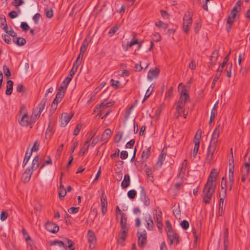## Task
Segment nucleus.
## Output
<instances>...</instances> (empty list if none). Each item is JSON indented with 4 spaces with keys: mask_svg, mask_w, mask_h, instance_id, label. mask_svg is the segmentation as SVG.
Wrapping results in <instances>:
<instances>
[{
    "mask_svg": "<svg viewBox=\"0 0 250 250\" xmlns=\"http://www.w3.org/2000/svg\"><path fill=\"white\" fill-rule=\"evenodd\" d=\"M193 14L192 12L188 10L185 14L183 17V30L186 33H188L192 22Z\"/></svg>",
    "mask_w": 250,
    "mask_h": 250,
    "instance_id": "3",
    "label": "nucleus"
},
{
    "mask_svg": "<svg viewBox=\"0 0 250 250\" xmlns=\"http://www.w3.org/2000/svg\"><path fill=\"white\" fill-rule=\"evenodd\" d=\"M17 92L21 93L22 96H26L27 90L24 85L20 84L17 86Z\"/></svg>",
    "mask_w": 250,
    "mask_h": 250,
    "instance_id": "27",
    "label": "nucleus"
},
{
    "mask_svg": "<svg viewBox=\"0 0 250 250\" xmlns=\"http://www.w3.org/2000/svg\"><path fill=\"white\" fill-rule=\"evenodd\" d=\"M19 114V119H23L30 117L28 115L27 107L25 105L23 104H21Z\"/></svg>",
    "mask_w": 250,
    "mask_h": 250,
    "instance_id": "12",
    "label": "nucleus"
},
{
    "mask_svg": "<svg viewBox=\"0 0 250 250\" xmlns=\"http://www.w3.org/2000/svg\"><path fill=\"white\" fill-rule=\"evenodd\" d=\"M40 160V158L39 155H37L34 157L32 161V166L30 168L32 171H35L38 168L39 166Z\"/></svg>",
    "mask_w": 250,
    "mask_h": 250,
    "instance_id": "21",
    "label": "nucleus"
},
{
    "mask_svg": "<svg viewBox=\"0 0 250 250\" xmlns=\"http://www.w3.org/2000/svg\"><path fill=\"white\" fill-rule=\"evenodd\" d=\"M79 207H71L68 209V212L71 214L76 213L79 211Z\"/></svg>",
    "mask_w": 250,
    "mask_h": 250,
    "instance_id": "58",
    "label": "nucleus"
},
{
    "mask_svg": "<svg viewBox=\"0 0 250 250\" xmlns=\"http://www.w3.org/2000/svg\"><path fill=\"white\" fill-rule=\"evenodd\" d=\"M8 216V213L6 211H2L0 214V219L1 221H4Z\"/></svg>",
    "mask_w": 250,
    "mask_h": 250,
    "instance_id": "62",
    "label": "nucleus"
},
{
    "mask_svg": "<svg viewBox=\"0 0 250 250\" xmlns=\"http://www.w3.org/2000/svg\"><path fill=\"white\" fill-rule=\"evenodd\" d=\"M160 70L158 68L150 69L148 74L147 79L152 80L153 78H157L159 74Z\"/></svg>",
    "mask_w": 250,
    "mask_h": 250,
    "instance_id": "17",
    "label": "nucleus"
},
{
    "mask_svg": "<svg viewBox=\"0 0 250 250\" xmlns=\"http://www.w3.org/2000/svg\"><path fill=\"white\" fill-rule=\"evenodd\" d=\"M64 94L63 92H58L55 98L54 99V101L60 103L64 97Z\"/></svg>",
    "mask_w": 250,
    "mask_h": 250,
    "instance_id": "39",
    "label": "nucleus"
},
{
    "mask_svg": "<svg viewBox=\"0 0 250 250\" xmlns=\"http://www.w3.org/2000/svg\"><path fill=\"white\" fill-rule=\"evenodd\" d=\"M22 235H23L25 241L26 242V243L27 244L31 245V244L29 243V241H31V237L28 234L27 231H26V230L24 229H22Z\"/></svg>",
    "mask_w": 250,
    "mask_h": 250,
    "instance_id": "35",
    "label": "nucleus"
},
{
    "mask_svg": "<svg viewBox=\"0 0 250 250\" xmlns=\"http://www.w3.org/2000/svg\"><path fill=\"white\" fill-rule=\"evenodd\" d=\"M146 222V227L148 230H153L154 229V224L150 215L148 214L147 217L145 218Z\"/></svg>",
    "mask_w": 250,
    "mask_h": 250,
    "instance_id": "15",
    "label": "nucleus"
},
{
    "mask_svg": "<svg viewBox=\"0 0 250 250\" xmlns=\"http://www.w3.org/2000/svg\"><path fill=\"white\" fill-rule=\"evenodd\" d=\"M88 45V42L87 38H85L82 44L81 47V48H80V52L81 53V54L84 53Z\"/></svg>",
    "mask_w": 250,
    "mask_h": 250,
    "instance_id": "33",
    "label": "nucleus"
},
{
    "mask_svg": "<svg viewBox=\"0 0 250 250\" xmlns=\"http://www.w3.org/2000/svg\"><path fill=\"white\" fill-rule=\"evenodd\" d=\"M55 245H58L59 247H63L65 250H66L67 246L64 245V243L62 241L59 240H53L50 242V246H54Z\"/></svg>",
    "mask_w": 250,
    "mask_h": 250,
    "instance_id": "32",
    "label": "nucleus"
},
{
    "mask_svg": "<svg viewBox=\"0 0 250 250\" xmlns=\"http://www.w3.org/2000/svg\"><path fill=\"white\" fill-rule=\"evenodd\" d=\"M58 103H57V102H55L54 100H53L51 105V112L54 113L55 112V110L57 109V104Z\"/></svg>",
    "mask_w": 250,
    "mask_h": 250,
    "instance_id": "61",
    "label": "nucleus"
},
{
    "mask_svg": "<svg viewBox=\"0 0 250 250\" xmlns=\"http://www.w3.org/2000/svg\"><path fill=\"white\" fill-rule=\"evenodd\" d=\"M127 222V217L125 213H122L121 219L120 221L121 227L122 229H128L126 225Z\"/></svg>",
    "mask_w": 250,
    "mask_h": 250,
    "instance_id": "28",
    "label": "nucleus"
},
{
    "mask_svg": "<svg viewBox=\"0 0 250 250\" xmlns=\"http://www.w3.org/2000/svg\"><path fill=\"white\" fill-rule=\"evenodd\" d=\"M78 67H79V65H78V64H75L73 63V67H72L70 72H69L68 76H69L70 77H71L73 78L74 75H75V74L76 73V72H77V71L78 70Z\"/></svg>",
    "mask_w": 250,
    "mask_h": 250,
    "instance_id": "40",
    "label": "nucleus"
},
{
    "mask_svg": "<svg viewBox=\"0 0 250 250\" xmlns=\"http://www.w3.org/2000/svg\"><path fill=\"white\" fill-rule=\"evenodd\" d=\"M114 102H106V100H104L103 103L99 104V108H105L106 107H110L114 104Z\"/></svg>",
    "mask_w": 250,
    "mask_h": 250,
    "instance_id": "37",
    "label": "nucleus"
},
{
    "mask_svg": "<svg viewBox=\"0 0 250 250\" xmlns=\"http://www.w3.org/2000/svg\"><path fill=\"white\" fill-rule=\"evenodd\" d=\"M13 82L11 80H8L7 82V88L5 91V93L7 95L11 94L13 91Z\"/></svg>",
    "mask_w": 250,
    "mask_h": 250,
    "instance_id": "26",
    "label": "nucleus"
},
{
    "mask_svg": "<svg viewBox=\"0 0 250 250\" xmlns=\"http://www.w3.org/2000/svg\"><path fill=\"white\" fill-rule=\"evenodd\" d=\"M67 191L65 188L59 189V196L61 200L63 198L66 194Z\"/></svg>",
    "mask_w": 250,
    "mask_h": 250,
    "instance_id": "46",
    "label": "nucleus"
},
{
    "mask_svg": "<svg viewBox=\"0 0 250 250\" xmlns=\"http://www.w3.org/2000/svg\"><path fill=\"white\" fill-rule=\"evenodd\" d=\"M151 146L147 147L146 150L143 151L141 158L142 159L146 161L149 157L150 154Z\"/></svg>",
    "mask_w": 250,
    "mask_h": 250,
    "instance_id": "25",
    "label": "nucleus"
},
{
    "mask_svg": "<svg viewBox=\"0 0 250 250\" xmlns=\"http://www.w3.org/2000/svg\"><path fill=\"white\" fill-rule=\"evenodd\" d=\"M32 155V152H30L29 153L27 151L26 152L24 159L23 160V167H24L25 165L27 164L28 161H29L31 156Z\"/></svg>",
    "mask_w": 250,
    "mask_h": 250,
    "instance_id": "48",
    "label": "nucleus"
},
{
    "mask_svg": "<svg viewBox=\"0 0 250 250\" xmlns=\"http://www.w3.org/2000/svg\"><path fill=\"white\" fill-rule=\"evenodd\" d=\"M130 183V176L128 174H125L124 176V180L121 183V187L123 188L128 187Z\"/></svg>",
    "mask_w": 250,
    "mask_h": 250,
    "instance_id": "22",
    "label": "nucleus"
},
{
    "mask_svg": "<svg viewBox=\"0 0 250 250\" xmlns=\"http://www.w3.org/2000/svg\"><path fill=\"white\" fill-rule=\"evenodd\" d=\"M135 141L134 139H131L128 142H127L125 145V147L126 148H132L134 144H135Z\"/></svg>",
    "mask_w": 250,
    "mask_h": 250,
    "instance_id": "64",
    "label": "nucleus"
},
{
    "mask_svg": "<svg viewBox=\"0 0 250 250\" xmlns=\"http://www.w3.org/2000/svg\"><path fill=\"white\" fill-rule=\"evenodd\" d=\"M87 237L89 248L93 249L95 247L97 242L96 237L94 232L91 230H88L87 234Z\"/></svg>",
    "mask_w": 250,
    "mask_h": 250,
    "instance_id": "4",
    "label": "nucleus"
},
{
    "mask_svg": "<svg viewBox=\"0 0 250 250\" xmlns=\"http://www.w3.org/2000/svg\"><path fill=\"white\" fill-rule=\"evenodd\" d=\"M121 83L118 81H116L113 79L110 80V85L114 87L115 89H118L120 87Z\"/></svg>",
    "mask_w": 250,
    "mask_h": 250,
    "instance_id": "41",
    "label": "nucleus"
},
{
    "mask_svg": "<svg viewBox=\"0 0 250 250\" xmlns=\"http://www.w3.org/2000/svg\"><path fill=\"white\" fill-rule=\"evenodd\" d=\"M19 124L22 127L30 126V128H32L34 125L30 117L23 119H19Z\"/></svg>",
    "mask_w": 250,
    "mask_h": 250,
    "instance_id": "9",
    "label": "nucleus"
},
{
    "mask_svg": "<svg viewBox=\"0 0 250 250\" xmlns=\"http://www.w3.org/2000/svg\"><path fill=\"white\" fill-rule=\"evenodd\" d=\"M3 71L7 79H9L11 75L9 68L4 65L3 67Z\"/></svg>",
    "mask_w": 250,
    "mask_h": 250,
    "instance_id": "42",
    "label": "nucleus"
},
{
    "mask_svg": "<svg viewBox=\"0 0 250 250\" xmlns=\"http://www.w3.org/2000/svg\"><path fill=\"white\" fill-rule=\"evenodd\" d=\"M39 149V144L38 141H36L34 144V146H33L32 148H31V150L30 152L33 151H37Z\"/></svg>",
    "mask_w": 250,
    "mask_h": 250,
    "instance_id": "63",
    "label": "nucleus"
},
{
    "mask_svg": "<svg viewBox=\"0 0 250 250\" xmlns=\"http://www.w3.org/2000/svg\"><path fill=\"white\" fill-rule=\"evenodd\" d=\"M101 202L102 205V213L103 215H104L107 212V202L106 200V197L104 195V193L103 192L102 194V196L101 198Z\"/></svg>",
    "mask_w": 250,
    "mask_h": 250,
    "instance_id": "13",
    "label": "nucleus"
},
{
    "mask_svg": "<svg viewBox=\"0 0 250 250\" xmlns=\"http://www.w3.org/2000/svg\"><path fill=\"white\" fill-rule=\"evenodd\" d=\"M166 155V154L164 153V150H163L158 157V161L156 164V165L159 167H161L163 165V162L165 160Z\"/></svg>",
    "mask_w": 250,
    "mask_h": 250,
    "instance_id": "30",
    "label": "nucleus"
},
{
    "mask_svg": "<svg viewBox=\"0 0 250 250\" xmlns=\"http://www.w3.org/2000/svg\"><path fill=\"white\" fill-rule=\"evenodd\" d=\"M0 21H1L0 28L1 29H6L7 28V24L5 17L3 15H0Z\"/></svg>",
    "mask_w": 250,
    "mask_h": 250,
    "instance_id": "34",
    "label": "nucleus"
},
{
    "mask_svg": "<svg viewBox=\"0 0 250 250\" xmlns=\"http://www.w3.org/2000/svg\"><path fill=\"white\" fill-rule=\"evenodd\" d=\"M8 35H10L12 37H13V41L14 43H16V41H15V33L14 32V30H13L11 26H8L7 28L6 29H2Z\"/></svg>",
    "mask_w": 250,
    "mask_h": 250,
    "instance_id": "24",
    "label": "nucleus"
},
{
    "mask_svg": "<svg viewBox=\"0 0 250 250\" xmlns=\"http://www.w3.org/2000/svg\"><path fill=\"white\" fill-rule=\"evenodd\" d=\"M194 146L193 150V157H196L200 146V143H194Z\"/></svg>",
    "mask_w": 250,
    "mask_h": 250,
    "instance_id": "50",
    "label": "nucleus"
},
{
    "mask_svg": "<svg viewBox=\"0 0 250 250\" xmlns=\"http://www.w3.org/2000/svg\"><path fill=\"white\" fill-rule=\"evenodd\" d=\"M112 133V131L110 129H106L102 135L101 140L103 141H105L104 143L108 142L109 138H110Z\"/></svg>",
    "mask_w": 250,
    "mask_h": 250,
    "instance_id": "20",
    "label": "nucleus"
},
{
    "mask_svg": "<svg viewBox=\"0 0 250 250\" xmlns=\"http://www.w3.org/2000/svg\"><path fill=\"white\" fill-rule=\"evenodd\" d=\"M220 125H218L215 128L211 136L209 145L208 148L206 161L208 163H210L213 159L214 151L216 148V146L218 142V138L220 135Z\"/></svg>",
    "mask_w": 250,
    "mask_h": 250,
    "instance_id": "1",
    "label": "nucleus"
},
{
    "mask_svg": "<svg viewBox=\"0 0 250 250\" xmlns=\"http://www.w3.org/2000/svg\"><path fill=\"white\" fill-rule=\"evenodd\" d=\"M181 227L185 230L187 229L189 227V223L187 220H183L180 223Z\"/></svg>",
    "mask_w": 250,
    "mask_h": 250,
    "instance_id": "54",
    "label": "nucleus"
},
{
    "mask_svg": "<svg viewBox=\"0 0 250 250\" xmlns=\"http://www.w3.org/2000/svg\"><path fill=\"white\" fill-rule=\"evenodd\" d=\"M88 147H89L88 144H87V145H86V146H85V145H84V146L80 150V152H79V155H81V156H83L84 155V154L85 153V152L88 150Z\"/></svg>",
    "mask_w": 250,
    "mask_h": 250,
    "instance_id": "59",
    "label": "nucleus"
},
{
    "mask_svg": "<svg viewBox=\"0 0 250 250\" xmlns=\"http://www.w3.org/2000/svg\"><path fill=\"white\" fill-rule=\"evenodd\" d=\"M216 185L206 183L203 190V198L204 202L207 204L210 202L212 195L214 192Z\"/></svg>",
    "mask_w": 250,
    "mask_h": 250,
    "instance_id": "2",
    "label": "nucleus"
},
{
    "mask_svg": "<svg viewBox=\"0 0 250 250\" xmlns=\"http://www.w3.org/2000/svg\"><path fill=\"white\" fill-rule=\"evenodd\" d=\"M218 104V101H217L216 103L214 104V106L213 107L211 110L210 116L212 117H216L217 114V107Z\"/></svg>",
    "mask_w": 250,
    "mask_h": 250,
    "instance_id": "53",
    "label": "nucleus"
},
{
    "mask_svg": "<svg viewBox=\"0 0 250 250\" xmlns=\"http://www.w3.org/2000/svg\"><path fill=\"white\" fill-rule=\"evenodd\" d=\"M123 133L122 131H119L117 132L115 136L114 141L116 143H118L120 142L122 138Z\"/></svg>",
    "mask_w": 250,
    "mask_h": 250,
    "instance_id": "45",
    "label": "nucleus"
},
{
    "mask_svg": "<svg viewBox=\"0 0 250 250\" xmlns=\"http://www.w3.org/2000/svg\"><path fill=\"white\" fill-rule=\"evenodd\" d=\"M202 131L201 130H198L194 137V143H199L201 137Z\"/></svg>",
    "mask_w": 250,
    "mask_h": 250,
    "instance_id": "49",
    "label": "nucleus"
},
{
    "mask_svg": "<svg viewBox=\"0 0 250 250\" xmlns=\"http://www.w3.org/2000/svg\"><path fill=\"white\" fill-rule=\"evenodd\" d=\"M21 27L24 32L28 31L30 28L29 26L26 22H22L21 24Z\"/></svg>",
    "mask_w": 250,
    "mask_h": 250,
    "instance_id": "56",
    "label": "nucleus"
},
{
    "mask_svg": "<svg viewBox=\"0 0 250 250\" xmlns=\"http://www.w3.org/2000/svg\"><path fill=\"white\" fill-rule=\"evenodd\" d=\"M32 173L33 171L31 170L30 167H29L27 168L21 176V180L24 183H26L29 181L30 179Z\"/></svg>",
    "mask_w": 250,
    "mask_h": 250,
    "instance_id": "14",
    "label": "nucleus"
},
{
    "mask_svg": "<svg viewBox=\"0 0 250 250\" xmlns=\"http://www.w3.org/2000/svg\"><path fill=\"white\" fill-rule=\"evenodd\" d=\"M26 42V40L21 37H17V45L22 46Z\"/></svg>",
    "mask_w": 250,
    "mask_h": 250,
    "instance_id": "43",
    "label": "nucleus"
},
{
    "mask_svg": "<svg viewBox=\"0 0 250 250\" xmlns=\"http://www.w3.org/2000/svg\"><path fill=\"white\" fill-rule=\"evenodd\" d=\"M178 102L183 103L184 105L187 102H190L189 96L187 93V89L185 88H184L182 90L180 99Z\"/></svg>",
    "mask_w": 250,
    "mask_h": 250,
    "instance_id": "10",
    "label": "nucleus"
},
{
    "mask_svg": "<svg viewBox=\"0 0 250 250\" xmlns=\"http://www.w3.org/2000/svg\"><path fill=\"white\" fill-rule=\"evenodd\" d=\"M155 25L158 27L162 28L163 29H166L167 27V25L162 21H159L157 22H156Z\"/></svg>",
    "mask_w": 250,
    "mask_h": 250,
    "instance_id": "57",
    "label": "nucleus"
},
{
    "mask_svg": "<svg viewBox=\"0 0 250 250\" xmlns=\"http://www.w3.org/2000/svg\"><path fill=\"white\" fill-rule=\"evenodd\" d=\"M136 195V191L134 189L130 190L127 192V196L131 199H134Z\"/></svg>",
    "mask_w": 250,
    "mask_h": 250,
    "instance_id": "51",
    "label": "nucleus"
},
{
    "mask_svg": "<svg viewBox=\"0 0 250 250\" xmlns=\"http://www.w3.org/2000/svg\"><path fill=\"white\" fill-rule=\"evenodd\" d=\"M128 229H123V230L120 232L119 234V239L118 240L119 244L124 245V242L127 236Z\"/></svg>",
    "mask_w": 250,
    "mask_h": 250,
    "instance_id": "18",
    "label": "nucleus"
},
{
    "mask_svg": "<svg viewBox=\"0 0 250 250\" xmlns=\"http://www.w3.org/2000/svg\"><path fill=\"white\" fill-rule=\"evenodd\" d=\"M217 175V169L213 168L211 170L208 178L207 183L216 185V180Z\"/></svg>",
    "mask_w": 250,
    "mask_h": 250,
    "instance_id": "11",
    "label": "nucleus"
},
{
    "mask_svg": "<svg viewBox=\"0 0 250 250\" xmlns=\"http://www.w3.org/2000/svg\"><path fill=\"white\" fill-rule=\"evenodd\" d=\"M72 116H69L67 113H62L61 118V124L62 126H65L71 120Z\"/></svg>",
    "mask_w": 250,
    "mask_h": 250,
    "instance_id": "16",
    "label": "nucleus"
},
{
    "mask_svg": "<svg viewBox=\"0 0 250 250\" xmlns=\"http://www.w3.org/2000/svg\"><path fill=\"white\" fill-rule=\"evenodd\" d=\"M167 236L169 240V244L170 245L173 244L177 245L179 243V235L176 232H169Z\"/></svg>",
    "mask_w": 250,
    "mask_h": 250,
    "instance_id": "6",
    "label": "nucleus"
},
{
    "mask_svg": "<svg viewBox=\"0 0 250 250\" xmlns=\"http://www.w3.org/2000/svg\"><path fill=\"white\" fill-rule=\"evenodd\" d=\"M241 4L242 1L241 0H238L235 4V6L232 9L231 12L237 13L238 11V9L239 8V9H240Z\"/></svg>",
    "mask_w": 250,
    "mask_h": 250,
    "instance_id": "47",
    "label": "nucleus"
},
{
    "mask_svg": "<svg viewBox=\"0 0 250 250\" xmlns=\"http://www.w3.org/2000/svg\"><path fill=\"white\" fill-rule=\"evenodd\" d=\"M140 200L144 203V206L147 207L150 204V200L146 196L145 188L143 187H141V191L140 193Z\"/></svg>",
    "mask_w": 250,
    "mask_h": 250,
    "instance_id": "7",
    "label": "nucleus"
},
{
    "mask_svg": "<svg viewBox=\"0 0 250 250\" xmlns=\"http://www.w3.org/2000/svg\"><path fill=\"white\" fill-rule=\"evenodd\" d=\"M41 17V15L40 13H36L33 17V20L35 24H37L39 23V21Z\"/></svg>",
    "mask_w": 250,
    "mask_h": 250,
    "instance_id": "60",
    "label": "nucleus"
},
{
    "mask_svg": "<svg viewBox=\"0 0 250 250\" xmlns=\"http://www.w3.org/2000/svg\"><path fill=\"white\" fill-rule=\"evenodd\" d=\"M46 101L47 99L46 98H43L38 105L37 107L34 109L40 115L44 108Z\"/></svg>",
    "mask_w": 250,
    "mask_h": 250,
    "instance_id": "19",
    "label": "nucleus"
},
{
    "mask_svg": "<svg viewBox=\"0 0 250 250\" xmlns=\"http://www.w3.org/2000/svg\"><path fill=\"white\" fill-rule=\"evenodd\" d=\"M231 16H229L227 20V24H232L236 16V12H231Z\"/></svg>",
    "mask_w": 250,
    "mask_h": 250,
    "instance_id": "36",
    "label": "nucleus"
},
{
    "mask_svg": "<svg viewBox=\"0 0 250 250\" xmlns=\"http://www.w3.org/2000/svg\"><path fill=\"white\" fill-rule=\"evenodd\" d=\"M40 114L38 113L35 109L33 110V112L31 116H30L31 121L34 125L37 120L40 118Z\"/></svg>",
    "mask_w": 250,
    "mask_h": 250,
    "instance_id": "31",
    "label": "nucleus"
},
{
    "mask_svg": "<svg viewBox=\"0 0 250 250\" xmlns=\"http://www.w3.org/2000/svg\"><path fill=\"white\" fill-rule=\"evenodd\" d=\"M83 54H81V53L80 52L78 57L77 58L76 60L74 62V63L75 64H78V65L79 66V65L80 64V63H81V62H82V58H83Z\"/></svg>",
    "mask_w": 250,
    "mask_h": 250,
    "instance_id": "55",
    "label": "nucleus"
},
{
    "mask_svg": "<svg viewBox=\"0 0 250 250\" xmlns=\"http://www.w3.org/2000/svg\"><path fill=\"white\" fill-rule=\"evenodd\" d=\"M154 219L157 224L162 222V212L160 210H156V212L154 216Z\"/></svg>",
    "mask_w": 250,
    "mask_h": 250,
    "instance_id": "29",
    "label": "nucleus"
},
{
    "mask_svg": "<svg viewBox=\"0 0 250 250\" xmlns=\"http://www.w3.org/2000/svg\"><path fill=\"white\" fill-rule=\"evenodd\" d=\"M138 244L140 248H144L146 244V232L144 230L142 232H137Z\"/></svg>",
    "mask_w": 250,
    "mask_h": 250,
    "instance_id": "5",
    "label": "nucleus"
},
{
    "mask_svg": "<svg viewBox=\"0 0 250 250\" xmlns=\"http://www.w3.org/2000/svg\"><path fill=\"white\" fill-rule=\"evenodd\" d=\"M46 17L48 18H51L53 16V11L52 8H46L44 9Z\"/></svg>",
    "mask_w": 250,
    "mask_h": 250,
    "instance_id": "44",
    "label": "nucleus"
},
{
    "mask_svg": "<svg viewBox=\"0 0 250 250\" xmlns=\"http://www.w3.org/2000/svg\"><path fill=\"white\" fill-rule=\"evenodd\" d=\"M45 229L53 233H57L59 230V227L56 224L50 222H47L46 223Z\"/></svg>",
    "mask_w": 250,
    "mask_h": 250,
    "instance_id": "8",
    "label": "nucleus"
},
{
    "mask_svg": "<svg viewBox=\"0 0 250 250\" xmlns=\"http://www.w3.org/2000/svg\"><path fill=\"white\" fill-rule=\"evenodd\" d=\"M219 57V52L217 50H214L212 53V55L210 58V63L211 65H214Z\"/></svg>",
    "mask_w": 250,
    "mask_h": 250,
    "instance_id": "23",
    "label": "nucleus"
},
{
    "mask_svg": "<svg viewBox=\"0 0 250 250\" xmlns=\"http://www.w3.org/2000/svg\"><path fill=\"white\" fill-rule=\"evenodd\" d=\"M72 143H73V144H72V146H71V148L70 155H72V153L74 152L75 148L77 147L78 145V142L77 140H73Z\"/></svg>",
    "mask_w": 250,
    "mask_h": 250,
    "instance_id": "52",
    "label": "nucleus"
},
{
    "mask_svg": "<svg viewBox=\"0 0 250 250\" xmlns=\"http://www.w3.org/2000/svg\"><path fill=\"white\" fill-rule=\"evenodd\" d=\"M153 88H154V86L152 87V85H151L149 86V87L147 89V90L146 93V94L144 96V99L142 101L143 103L144 102H145L150 96V95H151V94L152 93V91H153Z\"/></svg>",
    "mask_w": 250,
    "mask_h": 250,
    "instance_id": "38",
    "label": "nucleus"
}]
</instances>
